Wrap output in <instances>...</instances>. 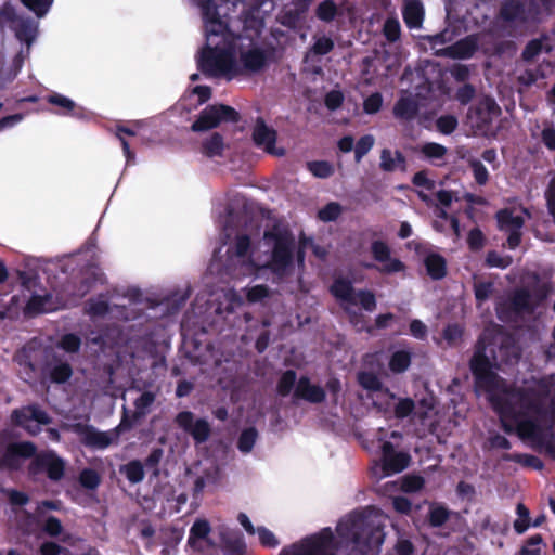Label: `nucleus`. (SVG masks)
Here are the masks:
<instances>
[{"instance_id": "nucleus-1", "label": "nucleus", "mask_w": 555, "mask_h": 555, "mask_svg": "<svg viewBox=\"0 0 555 555\" xmlns=\"http://www.w3.org/2000/svg\"><path fill=\"white\" fill-rule=\"evenodd\" d=\"M493 405L506 434L516 433L522 440H529L535 451L555 460L554 416L548 415L535 393L521 392L516 400L500 397Z\"/></svg>"}, {"instance_id": "nucleus-2", "label": "nucleus", "mask_w": 555, "mask_h": 555, "mask_svg": "<svg viewBox=\"0 0 555 555\" xmlns=\"http://www.w3.org/2000/svg\"><path fill=\"white\" fill-rule=\"evenodd\" d=\"M520 358L521 348L512 334L478 337L468 363L475 389L487 393L495 391L500 379L496 371L504 365L518 364Z\"/></svg>"}, {"instance_id": "nucleus-3", "label": "nucleus", "mask_w": 555, "mask_h": 555, "mask_svg": "<svg viewBox=\"0 0 555 555\" xmlns=\"http://www.w3.org/2000/svg\"><path fill=\"white\" fill-rule=\"evenodd\" d=\"M206 44L197 57V68L206 77H222L235 70V52L229 22L212 0L203 3Z\"/></svg>"}, {"instance_id": "nucleus-4", "label": "nucleus", "mask_w": 555, "mask_h": 555, "mask_svg": "<svg viewBox=\"0 0 555 555\" xmlns=\"http://www.w3.org/2000/svg\"><path fill=\"white\" fill-rule=\"evenodd\" d=\"M263 240L271 244V254L267 268L272 273L284 276L292 268L295 257L296 242L293 233L287 229L273 227L266 230Z\"/></svg>"}, {"instance_id": "nucleus-5", "label": "nucleus", "mask_w": 555, "mask_h": 555, "mask_svg": "<svg viewBox=\"0 0 555 555\" xmlns=\"http://www.w3.org/2000/svg\"><path fill=\"white\" fill-rule=\"evenodd\" d=\"M535 309L537 304L533 301L530 291L526 287L515 288L507 298L495 304L496 318L504 323L530 315Z\"/></svg>"}, {"instance_id": "nucleus-6", "label": "nucleus", "mask_w": 555, "mask_h": 555, "mask_svg": "<svg viewBox=\"0 0 555 555\" xmlns=\"http://www.w3.org/2000/svg\"><path fill=\"white\" fill-rule=\"evenodd\" d=\"M52 421V417L37 403L14 409L11 413L12 424L23 428L30 436L40 434V426L50 425Z\"/></svg>"}, {"instance_id": "nucleus-7", "label": "nucleus", "mask_w": 555, "mask_h": 555, "mask_svg": "<svg viewBox=\"0 0 555 555\" xmlns=\"http://www.w3.org/2000/svg\"><path fill=\"white\" fill-rule=\"evenodd\" d=\"M240 118L238 112L229 105H208L192 124L191 130L194 132L207 131L218 127L221 122H237Z\"/></svg>"}, {"instance_id": "nucleus-8", "label": "nucleus", "mask_w": 555, "mask_h": 555, "mask_svg": "<svg viewBox=\"0 0 555 555\" xmlns=\"http://www.w3.org/2000/svg\"><path fill=\"white\" fill-rule=\"evenodd\" d=\"M37 455V446L33 441L10 442L0 456V467L10 472H17L24 462Z\"/></svg>"}, {"instance_id": "nucleus-9", "label": "nucleus", "mask_w": 555, "mask_h": 555, "mask_svg": "<svg viewBox=\"0 0 555 555\" xmlns=\"http://www.w3.org/2000/svg\"><path fill=\"white\" fill-rule=\"evenodd\" d=\"M28 473L34 476L46 473L50 480L60 481L65 474V462L54 451H43L31 460Z\"/></svg>"}, {"instance_id": "nucleus-10", "label": "nucleus", "mask_w": 555, "mask_h": 555, "mask_svg": "<svg viewBox=\"0 0 555 555\" xmlns=\"http://www.w3.org/2000/svg\"><path fill=\"white\" fill-rule=\"evenodd\" d=\"M279 555H336L334 534L331 528H324L319 533L305 539L297 553L283 548Z\"/></svg>"}, {"instance_id": "nucleus-11", "label": "nucleus", "mask_w": 555, "mask_h": 555, "mask_svg": "<svg viewBox=\"0 0 555 555\" xmlns=\"http://www.w3.org/2000/svg\"><path fill=\"white\" fill-rule=\"evenodd\" d=\"M371 254L374 260L382 263V266L377 267L372 262L363 263V268L367 270L375 269L383 274H392L405 270V264L400 259L391 258V249L384 241H373L371 244Z\"/></svg>"}, {"instance_id": "nucleus-12", "label": "nucleus", "mask_w": 555, "mask_h": 555, "mask_svg": "<svg viewBox=\"0 0 555 555\" xmlns=\"http://www.w3.org/2000/svg\"><path fill=\"white\" fill-rule=\"evenodd\" d=\"M75 431L78 434L80 442L91 449L104 450L111 444H116L119 440V434L116 428L108 431H100L92 425L77 424Z\"/></svg>"}, {"instance_id": "nucleus-13", "label": "nucleus", "mask_w": 555, "mask_h": 555, "mask_svg": "<svg viewBox=\"0 0 555 555\" xmlns=\"http://www.w3.org/2000/svg\"><path fill=\"white\" fill-rule=\"evenodd\" d=\"M175 422L179 428L193 438L196 444L205 443L211 435L209 422L205 418L194 420V413L191 411L179 412Z\"/></svg>"}, {"instance_id": "nucleus-14", "label": "nucleus", "mask_w": 555, "mask_h": 555, "mask_svg": "<svg viewBox=\"0 0 555 555\" xmlns=\"http://www.w3.org/2000/svg\"><path fill=\"white\" fill-rule=\"evenodd\" d=\"M362 522L354 519L339 521L336 531L343 539L351 541L356 547H359L361 555H369L373 551L371 546L372 530L366 534L365 530H361Z\"/></svg>"}, {"instance_id": "nucleus-15", "label": "nucleus", "mask_w": 555, "mask_h": 555, "mask_svg": "<svg viewBox=\"0 0 555 555\" xmlns=\"http://www.w3.org/2000/svg\"><path fill=\"white\" fill-rule=\"evenodd\" d=\"M496 221L499 229L507 233L508 248H517L521 243L524 218L519 215H514L511 209L504 208L496 212Z\"/></svg>"}, {"instance_id": "nucleus-16", "label": "nucleus", "mask_w": 555, "mask_h": 555, "mask_svg": "<svg viewBox=\"0 0 555 555\" xmlns=\"http://www.w3.org/2000/svg\"><path fill=\"white\" fill-rule=\"evenodd\" d=\"M411 456L406 452L396 451L390 441L382 444V462L385 475L398 474L403 472L410 464Z\"/></svg>"}, {"instance_id": "nucleus-17", "label": "nucleus", "mask_w": 555, "mask_h": 555, "mask_svg": "<svg viewBox=\"0 0 555 555\" xmlns=\"http://www.w3.org/2000/svg\"><path fill=\"white\" fill-rule=\"evenodd\" d=\"M501 114V108L492 98L480 100L469 113V117L475 119L476 127L479 129L487 128L492 124L494 117Z\"/></svg>"}, {"instance_id": "nucleus-18", "label": "nucleus", "mask_w": 555, "mask_h": 555, "mask_svg": "<svg viewBox=\"0 0 555 555\" xmlns=\"http://www.w3.org/2000/svg\"><path fill=\"white\" fill-rule=\"evenodd\" d=\"M478 35H468L453 44L446 47L441 50V55L454 59V60H467L470 59L479 47Z\"/></svg>"}, {"instance_id": "nucleus-19", "label": "nucleus", "mask_w": 555, "mask_h": 555, "mask_svg": "<svg viewBox=\"0 0 555 555\" xmlns=\"http://www.w3.org/2000/svg\"><path fill=\"white\" fill-rule=\"evenodd\" d=\"M274 52V47H271L269 50L251 48L241 53V62L247 72L258 73L267 67Z\"/></svg>"}, {"instance_id": "nucleus-20", "label": "nucleus", "mask_w": 555, "mask_h": 555, "mask_svg": "<svg viewBox=\"0 0 555 555\" xmlns=\"http://www.w3.org/2000/svg\"><path fill=\"white\" fill-rule=\"evenodd\" d=\"M294 398L320 404L325 401L326 391L320 385L312 384L308 376H300L294 390Z\"/></svg>"}, {"instance_id": "nucleus-21", "label": "nucleus", "mask_w": 555, "mask_h": 555, "mask_svg": "<svg viewBox=\"0 0 555 555\" xmlns=\"http://www.w3.org/2000/svg\"><path fill=\"white\" fill-rule=\"evenodd\" d=\"M5 17L11 22L10 29L14 31L16 39L26 44H31L36 38L37 28L29 18L18 17L14 12L5 13Z\"/></svg>"}, {"instance_id": "nucleus-22", "label": "nucleus", "mask_w": 555, "mask_h": 555, "mask_svg": "<svg viewBox=\"0 0 555 555\" xmlns=\"http://www.w3.org/2000/svg\"><path fill=\"white\" fill-rule=\"evenodd\" d=\"M401 12L409 29L422 27L425 17V8L422 0H403Z\"/></svg>"}, {"instance_id": "nucleus-23", "label": "nucleus", "mask_w": 555, "mask_h": 555, "mask_svg": "<svg viewBox=\"0 0 555 555\" xmlns=\"http://www.w3.org/2000/svg\"><path fill=\"white\" fill-rule=\"evenodd\" d=\"M251 137L255 145L263 146L267 152L273 153L276 143V131L268 127L262 117L256 119Z\"/></svg>"}, {"instance_id": "nucleus-24", "label": "nucleus", "mask_w": 555, "mask_h": 555, "mask_svg": "<svg viewBox=\"0 0 555 555\" xmlns=\"http://www.w3.org/2000/svg\"><path fill=\"white\" fill-rule=\"evenodd\" d=\"M498 17L505 23H526V8L521 0H503L500 5Z\"/></svg>"}, {"instance_id": "nucleus-25", "label": "nucleus", "mask_w": 555, "mask_h": 555, "mask_svg": "<svg viewBox=\"0 0 555 555\" xmlns=\"http://www.w3.org/2000/svg\"><path fill=\"white\" fill-rule=\"evenodd\" d=\"M46 100L49 104L57 106V109L54 111V113L57 115L72 116L77 118H81L83 116V108L78 106L73 100L63 94L54 92L47 95Z\"/></svg>"}, {"instance_id": "nucleus-26", "label": "nucleus", "mask_w": 555, "mask_h": 555, "mask_svg": "<svg viewBox=\"0 0 555 555\" xmlns=\"http://www.w3.org/2000/svg\"><path fill=\"white\" fill-rule=\"evenodd\" d=\"M420 106L411 96H401L393 106V116L402 121H412L418 115Z\"/></svg>"}, {"instance_id": "nucleus-27", "label": "nucleus", "mask_w": 555, "mask_h": 555, "mask_svg": "<svg viewBox=\"0 0 555 555\" xmlns=\"http://www.w3.org/2000/svg\"><path fill=\"white\" fill-rule=\"evenodd\" d=\"M331 294L338 300L357 305L356 291L352 282L346 278H337L331 285Z\"/></svg>"}, {"instance_id": "nucleus-28", "label": "nucleus", "mask_w": 555, "mask_h": 555, "mask_svg": "<svg viewBox=\"0 0 555 555\" xmlns=\"http://www.w3.org/2000/svg\"><path fill=\"white\" fill-rule=\"evenodd\" d=\"M424 266L427 274L433 280H441L447 275V261L443 256L437 253H429L424 258Z\"/></svg>"}, {"instance_id": "nucleus-29", "label": "nucleus", "mask_w": 555, "mask_h": 555, "mask_svg": "<svg viewBox=\"0 0 555 555\" xmlns=\"http://www.w3.org/2000/svg\"><path fill=\"white\" fill-rule=\"evenodd\" d=\"M358 383L359 385L369 391H380L388 396L390 399L395 400L396 395L390 391L389 388L384 387L382 380L377 377L373 372L362 371L358 373Z\"/></svg>"}, {"instance_id": "nucleus-30", "label": "nucleus", "mask_w": 555, "mask_h": 555, "mask_svg": "<svg viewBox=\"0 0 555 555\" xmlns=\"http://www.w3.org/2000/svg\"><path fill=\"white\" fill-rule=\"evenodd\" d=\"M52 300L51 294L44 295H31L24 307V315L28 318H33L46 312L51 311V308H48L47 305Z\"/></svg>"}, {"instance_id": "nucleus-31", "label": "nucleus", "mask_w": 555, "mask_h": 555, "mask_svg": "<svg viewBox=\"0 0 555 555\" xmlns=\"http://www.w3.org/2000/svg\"><path fill=\"white\" fill-rule=\"evenodd\" d=\"M412 353L408 350H397L389 359L388 367L393 374L404 373L411 365Z\"/></svg>"}, {"instance_id": "nucleus-32", "label": "nucleus", "mask_w": 555, "mask_h": 555, "mask_svg": "<svg viewBox=\"0 0 555 555\" xmlns=\"http://www.w3.org/2000/svg\"><path fill=\"white\" fill-rule=\"evenodd\" d=\"M452 515V511L442 504H431L427 514V521L431 528L442 527Z\"/></svg>"}, {"instance_id": "nucleus-33", "label": "nucleus", "mask_w": 555, "mask_h": 555, "mask_svg": "<svg viewBox=\"0 0 555 555\" xmlns=\"http://www.w3.org/2000/svg\"><path fill=\"white\" fill-rule=\"evenodd\" d=\"M224 150L223 137L214 132L208 139L202 143V152L205 156L214 158L216 156H222Z\"/></svg>"}, {"instance_id": "nucleus-34", "label": "nucleus", "mask_w": 555, "mask_h": 555, "mask_svg": "<svg viewBox=\"0 0 555 555\" xmlns=\"http://www.w3.org/2000/svg\"><path fill=\"white\" fill-rule=\"evenodd\" d=\"M503 460L511 461V462L520 464L525 467L533 468L535 470H542L544 468V463L542 462V460L532 454H527V453L504 454Z\"/></svg>"}, {"instance_id": "nucleus-35", "label": "nucleus", "mask_w": 555, "mask_h": 555, "mask_svg": "<svg viewBox=\"0 0 555 555\" xmlns=\"http://www.w3.org/2000/svg\"><path fill=\"white\" fill-rule=\"evenodd\" d=\"M120 473L126 476L130 483H140L144 479L143 463L139 460H131L120 467Z\"/></svg>"}, {"instance_id": "nucleus-36", "label": "nucleus", "mask_w": 555, "mask_h": 555, "mask_svg": "<svg viewBox=\"0 0 555 555\" xmlns=\"http://www.w3.org/2000/svg\"><path fill=\"white\" fill-rule=\"evenodd\" d=\"M297 374L294 370H286L280 376L276 384V392L281 397H287L297 385Z\"/></svg>"}, {"instance_id": "nucleus-37", "label": "nucleus", "mask_w": 555, "mask_h": 555, "mask_svg": "<svg viewBox=\"0 0 555 555\" xmlns=\"http://www.w3.org/2000/svg\"><path fill=\"white\" fill-rule=\"evenodd\" d=\"M338 7L334 0H324L315 9V16L325 23L333 22L338 15Z\"/></svg>"}, {"instance_id": "nucleus-38", "label": "nucleus", "mask_w": 555, "mask_h": 555, "mask_svg": "<svg viewBox=\"0 0 555 555\" xmlns=\"http://www.w3.org/2000/svg\"><path fill=\"white\" fill-rule=\"evenodd\" d=\"M145 416L142 414H137V411H130L125 405L122 406V414L120 423L115 427L120 435L124 431H128L132 429L137 424H139Z\"/></svg>"}, {"instance_id": "nucleus-39", "label": "nucleus", "mask_w": 555, "mask_h": 555, "mask_svg": "<svg viewBox=\"0 0 555 555\" xmlns=\"http://www.w3.org/2000/svg\"><path fill=\"white\" fill-rule=\"evenodd\" d=\"M306 167L312 176L320 179L330 178L335 172L333 164L327 160H311Z\"/></svg>"}, {"instance_id": "nucleus-40", "label": "nucleus", "mask_w": 555, "mask_h": 555, "mask_svg": "<svg viewBox=\"0 0 555 555\" xmlns=\"http://www.w3.org/2000/svg\"><path fill=\"white\" fill-rule=\"evenodd\" d=\"M50 379L55 384L66 383L73 375V369L68 362H57L50 370Z\"/></svg>"}, {"instance_id": "nucleus-41", "label": "nucleus", "mask_w": 555, "mask_h": 555, "mask_svg": "<svg viewBox=\"0 0 555 555\" xmlns=\"http://www.w3.org/2000/svg\"><path fill=\"white\" fill-rule=\"evenodd\" d=\"M221 541L228 555H245L246 544L241 535L228 537L223 534Z\"/></svg>"}, {"instance_id": "nucleus-42", "label": "nucleus", "mask_w": 555, "mask_h": 555, "mask_svg": "<svg viewBox=\"0 0 555 555\" xmlns=\"http://www.w3.org/2000/svg\"><path fill=\"white\" fill-rule=\"evenodd\" d=\"M258 437V431L255 427H248L242 430L237 439V449L243 453H248L253 450Z\"/></svg>"}, {"instance_id": "nucleus-43", "label": "nucleus", "mask_w": 555, "mask_h": 555, "mask_svg": "<svg viewBox=\"0 0 555 555\" xmlns=\"http://www.w3.org/2000/svg\"><path fill=\"white\" fill-rule=\"evenodd\" d=\"M513 263V258L509 255L502 256L496 250H489L485 259L487 268L506 269Z\"/></svg>"}, {"instance_id": "nucleus-44", "label": "nucleus", "mask_w": 555, "mask_h": 555, "mask_svg": "<svg viewBox=\"0 0 555 555\" xmlns=\"http://www.w3.org/2000/svg\"><path fill=\"white\" fill-rule=\"evenodd\" d=\"M517 519L514 521V530L518 534H522L530 527V512L525 504L518 503L516 506Z\"/></svg>"}, {"instance_id": "nucleus-45", "label": "nucleus", "mask_w": 555, "mask_h": 555, "mask_svg": "<svg viewBox=\"0 0 555 555\" xmlns=\"http://www.w3.org/2000/svg\"><path fill=\"white\" fill-rule=\"evenodd\" d=\"M210 532V525L207 520H196L191 529L188 538V543L194 545L197 540L205 539Z\"/></svg>"}, {"instance_id": "nucleus-46", "label": "nucleus", "mask_w": 555, "mask_h": 555, "mask_svg": "<svg viewBox=\"0 0 555 555\" xmlns=\"http://www.w3.org/2000/svg\"><path fill=\"white\" fill-rule=\"evenodd\" d=\"M124 134L134 137L137 132L133 129L126 126H117L116 128V135L120 141L124 154L127 159V164H129L132 160H134V153L131 151L129 142L122 137Z\"/></svg>"}, {"instance_id": "nucleus-47", "label": "nucleus", "mask_w": 555, "mask_h": 555, "mask_svg": "<svg viewBox=\"0 0 555 555\" xmlns=\"http://www.w3.org/2000/svg\"><path fill=\"white\" fill-rule=\"evenodd\" d=\"M494 291V284L491 281L474 283V294L477 306H481L487 301Z\"/></svg>"}, {"instance_id": "nucleus-48", "label": "nucleus", "mask_w": 555, "mask_h": 555, "mask_svg": "<svg viewBox=\"0 0 555 555\" xmlns=\"http://www.w3.org/2000/svg\"><path fill=\"white\" fill-rule=\"evenodd\" d=\"M341 214V206L337 202H330L318 211V218L323 222L336 221Z\"/></svg>"}, {"instance_id": "nucleus-49", "label": "nucleus", "mask_w": 555, "mask_h": 555, "mask_svg": "<svg viewBox=\"0 0 555 555\" xmlns=\"http://www.w3.org/2000/svg\"><path fill=\"white\" fill-rule=\"evenodd\" d=\"M164 451L162 448H154L144 460L143 466L147 470H152L153 477L159 476V463L163 459Z\"/></svg>"}, {"instance_id": "nucleus-50", "label": "nucleus", "mask_w": 555, "mask_h": 555, "mask_svg": "<svg viewBox=\"0 0 555 555\" xmlns=\"http://www.w3.org/2000/svg\"><path fill=\"white\" fill-rule=\"evenodd\" d=\"M79 482L83 488L94 490L99 487L101 478L96 470L85 468L79 474Z\"/></svg>"}, {"instance_id": "nucleus-51", "label": "nucleus", "mask_w": 555, "mask_h": 555, "mask_svg": "<svg viewBox=\"0 0 555 555\" xmlns=\"http://www.w3.org/2000/svg\"><path fill=\"white\" fill-rule=\"evenodd\" d=\"M374 137L371 134L362 135L354 145V160L360 163L361 159L372 150L374 145Z\"/></svg>"}, {"instance_id": "nucleus-52", "label": "nucleus", "mask_w": 555, "mask_h": 555, "mask_svg": "<svg viewBox=\"0 0 555 555\" xmlns=\"http://www.w3.org/2000/svg\"><path fill=\"white\" fill-rule=\"evenodd\" d=\"M447 147L436 143V142H428L422 145L421 153L427 158V159H442L447 155Z\"/></svg>"}, {"instance_id": "nucleus-53", "label": "nucleus", "mask_w": 555, "mask_h": 555, "mask_svg": "<svg viewBox=\"0 0 555 555\" xmlns=\"http://www.w3.org/2000/svg\"><path fill=\"white\" fill-rule=\"evenodd\" d=\"M59 347L68 353H76L81 347V338L74 333L65 334L61 337Z\"/></svg>"}, {"instance_id": "nucleus-54", "label": "nucleus", "mask_w": 555, "mask_h": 555, "mask_svg": "<svg viewBox=\"0 0 555 555\" xmlns=\"http://www.w3.org/2000/svg\"><path fill=\"white\" fill-rule=\"evenodd\" d=\"M357 305L359 304L365 311L372 312L376 309V298L373 292L360 289L356 292Z\"/></svg>"}, {"instance_id": "nucleus-55", "label": "nucleus", "mask_w": 555, "mask_h": 555, "mask_svg": "<svg viewBox=\"0 0 555 555\" xmlns=\"http://www.w3.org/2000/svg\"><path fill=\"white\" fill-rule=\"evenodd\" d=\"M155 401V395L151 391H144L134 400V410L137 414H142L146 416L150 411L151 405Z\"/></svg>"}, {"instance_id": "nucleus-56", "label": "nucleus", "mask_w": 555, "mask_h": 555, "mask_svg": "<svg viewBox=\"0 0 555 555\" xmlns=\"http://www.w3.org/2000/svg\"><path fill=\"white\" fill-rule=\"evenodd\" d=\"M542 543V535L539 533L533 534L526 541L525 545L520 548L518 555H541L540 546Z\"/></svg>"}, {"instance_id": "nucleus-57", "label": "nucleus", "mask_w": 555, "mask_h": 555, "mask_svg": "<svg viewBox=\"0 0 555 555\" xmlns=\"http://www.w3.org/2000/svg\"><path fill=\"white\" fill-rule=\"evenodd\" d=\"M486 244V237L479 228H474L467 235V245L469 250L476 253L483 248Z\"/></svg>"}, {"instance_id": "nucleus-58", "label": "nucleus", "mask_w": 555, "mask_h": 555, "mask_svg": "<svg viewBox=\"0 0 555 555\" xmlns=\"http://www.w3.org/2000/svg\"><path fill=\"white\" fill-rule=\"evenodd\" d=\"M42 531L51 538H56L63 532V525L57 517L50 515L43 522Z\"/></svg>"}, {"instance_id": "nucleus-59", "label": "nucleus", "mask_w": 555, "mask_h": 555, "mask_svg": "<svg viewBox=\"0 0 555 555\" xmlns=\"http://www.w3.org/2000/svg\"><path fill=\"white\" fill-rule=\"evenodd\" d=\"M334 49V41L326 36L315 38L311 51L315 55H326Z\"/></svg>"}, {"instance_id": "nucleus-60", "label": "nucleus", "mask_w": 555, "mask_h": 555, "mask_svg": "<svg viewBox=\"0 0 555 555\" xmlns=\"http://www.w3.org/2000/svg\"><path fill=\"white\" fill-rule=\"evenodd\" d=\"M415 409V403L411 398L399 399L395 406L393 413L397 418H405L410 416Z\"/></svg>"}, {"instance_id": "nucleus-61", "label": "nucleus", "mask_w": 555, "mask_h": 555, "mask_svg": "<svg viewBox=\"0 0 555 555\" xmlns=\"http://www.w3.org/2000/svg\"><path fill=\"white\" fill-rule=\"evenodd\" d=\"M469 166L473 170L476 183L479 185H485L489 180V172L486 166L478 159L470 160Z\"/></svg>"}, {"instance_id": "nucleus-62", "label": "nucleus", "mask_w": 555, "mask_h": 555, "mask_svg": "<svg viewBox=\"0 0 555 555\" xmlns=\"http://www.w3.org/2000/svg\"><path fill=\"white\" fill-rule=\"evenodd\" d=\"M436 126L442 134H451L457 127V119L453 115H442L437 119Z\"/></svg>"}, {"instance_id": "nucleus-63", "label": "nucleus", "mask_w": 555, "mask_h": 555, "mask_svg": "<svg viewBox=\"0 0 555 555\" xmlns=\"http://www.w3.org/2000/svg\"><path fill=\"white\" fill-rule=\"evenodd\" d=\"M87 311L94 317H104L109 312L108 301L103 299H90L87 302Z\"/></svg>"}, {"instance_id": "nucleus-64", "label": "nucleus", "mask_w": 555, "mask_h": 555, "mask_svg": "<svg viewBox=\"0 0 555 555\" xmlns=\"http://www.w3.org/2000/svg\"><path fill=\"white\" fill-rule=\"evenodd\" d=\"M383 105V96L379 92H374L369 95L363 102V111L366 114H376L380 111Z\"/></svg>"}]
</instances>
